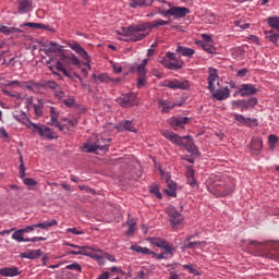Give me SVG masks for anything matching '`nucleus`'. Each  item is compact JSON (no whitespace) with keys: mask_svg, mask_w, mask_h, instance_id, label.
Wrapping results in <instances>:
<instances>
[{"mask_svg":"<svg viewBox=\"0 0 279 279\" xmlns=\"http://www.w3.org/2000/svg\"><path fill=\"white\" fill-rule=\"evenodd\" d=\"M207 189L215 197H227L234 192V185L220 177H210L207 181Z\"/></svg>","mask_w":279,"mask_h":279,"instance_id":"f257e3e1","label":"nucleus"},{"mask_svg":"<svg viewBox=\"0 0 279 279\" xmlns=\"http://www.w3.org/2000/svg\"><path fill=\"white\" fill-rule=\"evenodd\" d=\"M162 136L170 141V143H173V145H178V147H184V149H186V151L190 154L195 155L198 151L197 146H195L193 143V137L189 135L182 137L174 132L163 131Z\"/></svg>","mask_w":279,"mask_h":279,"instance_id":"f03ea898","label":"nucleus"},{"mask_svg":"<svg viewBox=\"0 0 279 279\" xmlns=\"http://www.w3.org/2000/svg\"><path fill=\"white\" fill-rule=\"evenodd\" d=\"M71 64L74 66H80V59L73 53L71 56H66L64 52H61L60 60L57 61L54 68L57 71H59V73H63L65 77L71 80V77H73L71 75V71H69V69H71Z\"/></svg>","mask_w":279,"mask_h":279,"instance_id":"7ed1b4c3","label":"nucleus"},{"mask_svg":"<svg viewBox=\"0 0 279 279\" xmlns=\"http://www.w3.org/2000/svg\"><path fill=\"white\" fill-rule=\"evenodd\" d=\"M147 27L145 25H131L123 28L124 36L132 40L133 43H138V40H143V38L147 37V33H145Z\"/></svg>","mask_w":279,"mask_h":279,"instance_id":"20e7f679","label":"nucleus"},{"mask_svg":"<svg viewBox=\"0 0 279 279\" xmlns=\"http://www.w3.org/2000/svg\"><path fill=\"white\" fill-rule=\"evenodd\" d=\"M270 31L265 32V37L267 40L272 43L274 45H278L279 38V17H268L267 20Z\"/></svg>","mask_w":279,"mask_h":279,"instance_id":"39448f33","label":"nucleus"},{"mask_svg":"<svg viewBox=\"0 0 279 279\" xmlns=\"http://www.w3.org/2000/svg\"><path fill=\"white\" fill-rule=\"evenodd\" d=\"M29 125H32L33 134H39L41 138H47V141H53V138H58L56 132H52L49 126L45 124H36L32 121H28Z\"/></svg>","mask_w":279,"mask_h":279,"instance_id":"423d86ee","label":"nucleus"},{"mask_svg":"<svg viewBox=\"0 0 279 279\" xmlns=\"http://www.w3.org/2000/svg\"><path fill=\"white\" fill-rule=\"evenodd\" d=\"M166 214L169 217L170 226L173 230L184 223V216L173 206L166 207Z\"/></svg>","mask_w":279,"mask_h":279,"instance_id":"0eeeda50","label":"nucleus"},{"mask_svg":"<svg viewBox=\"0 0 279 279\" xmlns=\"http://www.w3.org/2000/svg\"><path fill=\"white\" fill-rule=\"evenodd\" d=\"M161 16H173V19H184L186 14H191V9L185 7H172L168 10L159 11Z\"/></svg>","mask_w":279,"mask_h":279,"instance_id":"6e6552de","label":"nucleus"},{"mask_svg":"<svg viewBox=\"0 0 279 279\" xmlns=\"http://www.w3.org/2000/svg\"><path fill=\"white\" fill-rule=\"evenodd\" d=\"M117 104L122 108H132L138 104V99L136 98V94H125L117 99Z\"/></svg>","mask_w":279,"mask_h":279,"instance_id":"1a4fd4ad","label":"nucleus"},{"mask_svg":"<svg viewBox=\"0 0 279 279\" xmlns=\"http://www.w3.org/2000/svg\"><path fill=\"white\" fill-rule=\"evenodd\" d=\"M163 86H166V88H171L172 90H187L191 85L189 84V81L174 78L165 81Z\"/></svg>","mask_w":279,"mask_h":279,"instance_id":"9d476101","label":"nucleus"},{"mask_svg":"<svg viewBox=\"0 0 279 279\" xmlns=\"http://www.w3.org/2000/svg\"><path fill=\"white\" fill-rule=\"evenodd\" d=\"M83 149L87 154H97V150L108 151V144L99 145V142L92 143L90 140H87L86 143L83 144Z\"/></svg>","mask_w":279,"mask_h":279,"instance_id":"9b49d317","label":"nucleus"},{"mask_svg":"<svg viewBox=\"0 0 279 279\" xmlns=\"http://www.w3.org/2000/svg\"><path fill=\"white\" fill-rule=\"evenodd\" d=\"M65 245L68 247H76L77 251H70V254H72V256H89L90 253H88V250H92L93 252H101V250L97 248H93L90 246H80L77 244H71V243H65Z\"/></svg>","mask_w":279,"mask_h":279,"instance_id":"f8f14e48","label":"nucleus"},{"mask_svg":"<svg viewBox=\"0 0 279 279\" xmlns=\"http://www.w3.org/2000/svg\"><path fill=\"white\" fill-rule=\"evenodd\" d=\"M16 5L20 14H27L34 10V0H17Z\"/></svg>","mask_w":279,"mask_h":279,"instance_id":"ddd939ff","label":"nucleus"},{"mask_svg":"<svg viewBox=\"0 0 279 279\" xmlns=\"http://www.w3.org/2000/svg\"><path fill=\"white\" fill-rule=\"evenodd\" d=\"M68 46L70 47V49L75 51V53L81 56L83 60H86V62H90V57L88 56V52L81 45H78L77 41H69Z\"/></svg>","mask_w":279,"mask_h":279,"instance_id":"4468645a","label":"nucleus"},{"mask_svg":"<svg viewBox=\"0 0 279 279\" xmlns=\"http://www.w3.org/2000/svg\"><path fill=\"white\" fill-rule=\"evenodd\" d=\"M238 93H240L241 97H252V95L258 93V88L254 84H242Z\"/></svg>","mask_w":279,"mask_h":279,"instance_id":"2eb2a0df","label":"nucleus"},{"mask_svg":"<svg viewBox=\"0 0 279 279\" xmlns=\"http://www.w3.org/2000/svg\"><path fill=\"white\" fill-rule=\"evenodd\" d=\"M189 121H191V118L187 117H172L170 119V125L173 130H178V128L187 125Z\"/></svg>","mask_w":279,"mask_h":279,"instance_id":"dca6fc26","label":"nucleus"},{"mask_svg":"<svg viewBox=\"0 0 279 279\" xmlns=\"http://www.w3.org/2000/svg\"><path fill=\"white\" fill-rule=\"evenodd\" d=\"M214 99L223 101L230 97V89L228 87L210 90Z\"/></svg>","mask_w":279,"mask_h":279,"instance_id":"f3484780","label":"nucleus"},{"mask_svg":"<svg viewBox=\"0 0 279 279\" xmlns=\"http://www.w3.org/2000/svg\"><path fill=\"white\" fill-rule=\"evenodd\" d=\"M219 80V74L217 73V69L209 68L208 69V90H215V82Z\"/></svg>","mask_w":279,"mask_h":279,"instance_id":"a211bd4d","label":"nucleus"},{"mask_svg":"<svg viewBox=\"0 0 279 279\" xmlns=\"http://www.w3.org/2000/svg\"><path fill=\"white\" fill-rule=\"evenodd\" d=\"M162 66L165 69H169L170 71H178L179 69H182L184 62L182 60H177V61H170L167 59H163L161 61Z\"/></svg>","mask_w":279,"mask_h":279,"instance_id":"6ab92c4d","label":"nucleus"},{"mask_svg":"<svg viewBox=\"0 0 279 279\" xmlns=\"http://www.w3.org/2000/svg\"><path fill=\"white\" fill-rule=\"evenodd\" d=\"M260 149H263V138L254 137L251 141V153L254 156H258V154H260Z\"/></svg>","mask_w":279,"mask_h":279,"instance_id":"aec40b11","label":"nucleus"},{"mask_svg":"<svg viewBox=\"0 0 279 279\" xmlns=\"http://www.w3.org/2000/svg\"><path fill=\"white\" fill-rule=\"evenodd\" d=\"M175 51L179 56H183L184 58H193V56H195V49L185 46L178 45Z\"/></svg>","mask_w":279,"mask_h":279,"instance_id":"412c9836","label":"nucleus"},{"mask_svg":"<svg viewBox=\"0 0 279 279\" xmlns=\"http://www.w3.org/2000/svg\"><path fill=\"white\" fill-rule=\"evenodd\" d=\"M0 276H4L5 278H14V276H21V271L16 267H4L0 269Z\"/></svg>","mask_w":279,"mask_h":279,"instance_id":"4be33fe9","label":"nucleus"},{"mask_svg":"<svg viewBox=\"0 0 279 279\" xmlns=\"http://www.w3.org/2000/svg\"><path fill=\"white\" fill-rule=\"evenodd\" d=\"M21 258H28L31 260H34L40 256H43V251L40 250H31L28 252L21 253Z\"/></svg>","mask_w":279,"mask_h":279,"instance_id":"5701e85b","label":"nucleus"},{"mask_svg":"<svg viewBox=\"0 0 279 279\" xmlns=\"http://www.w3.org/2000/svg\"><path fill=\"white\" fill-rule=\"evenodd\" d=\"M0 33L4 34V36H10L12 34H24L25 31L17 28V27L1 26Z\"/></svg>","mask_w":279,"mask_h":279,"instance_id":"b1692460","label":"nucleus"},{"mask_svg":"<svg viewBox=\"0 0 279 279\" xmlns=\"http://www.w3.org/2000/svg\"><path fill=\"white\" fill-rule=\"evenodd\" d=\"M154 3V0H130V8L136 9V8H145V5H151Z\"/></svg>","mask_w":279,"mask_h":279,"instance_id":"393cba45","label":"nucleus"},{"mask_svg":"<svg viewBox=\"0 0 279 279\" xmlns=\"http://www.w3.org/2000/svg\"><path fill=\"white\" fill-rule=\"evenodd\" d=\"M13 117L15 121L23 123L24 125H26V128H28V130H32V124H29V121L32 120L27 119V116L25 114V112L15 113Z\"/></svg>","mask_w":279,"mask_h":279,"instance_id":"a878e982","label":"nucleus"},{"mask_svg":"<svg viewBox=\"0 0 279 279\" xmlns=\"http://www.w3.org/2000/svg\"><path fill=\"white\" fill-rule=\"evenodd\" d=\"M13 241H16L17 243H29V238H25V233H23V230L20 229L15 231L12 234Z\"/></svg>","mask_w":279,"mask_h":279,"instance_id":"bb28decb","label":"nucleus"},{"mask_svg":"<svg viewBox=\"0 0 279 279\" xmlns=\"http://www.w3.org/2000/svg\"><path fill=\"white\" fill-rule=\"evenodd\" d=\"M53 226H58V220L52 219V220L35 223V229L40 228L41 230H49V228H53Z\"/></svg>","mask_w":279,"mask_h":279,"instance_id":"cd10ccee","label":"nucleus"},{"mask_svg":"<svg viewBox=\"0 0 279 279\" xmlns=\"http://www.w3.org/2000/svg\"><path fill=\"white\" fill-rule=\"evenodd\" d=\"M49 48L46 49V53L49 56V53H60L62 52V49H64L63 46L58 45L56 41L49 43Z\"/></svg>","mask_w":279,"mask_h":279,"instance_id":"c85d7f7f","label":"nucleus"},{"mask_svg":"<svg viewBox=\"0 0 279 279\" xmlns=\"http://www.w3.org/2000/svg\"><path fill=\"white\" fill-rule=\"evenodd\" d=\"M131 250L137 254H144L145 256H151V254H154V251L141 245H132Z\"/></svg>","mask_w":279,"mask_h":279,"instance_id":"c756f323","label":"nucleus"},{"mask_svg":"<svg viewBox=\"0 0 279 279\" xmlns=\"http://www.w3.org/2000/svg\"><path fill=\"white\" fill-rule=\"evenodd\" d=\"M120 128H123V130H128V132H134L135 134L136 132H138V130L136 129L132 120H126L124 122H121Z\"/></svg>","mask_w":279,"mask_h":279,"instance_id":"7c9ffc66","label":"nucleus"},{"mask_svg":"<svg viewBox=\"0 0 279 279\" xmlns=\"http://www.w3.org/2000/svg\"><path fill=\"white\" fill-rule=\"evenodd\" d=\"M159 106L162 108L161 112H168L169 110H172V108H175V102L159 100Z\"/></svg>","mask_w":279,"mask_h":279,"instance_id":"2f4dec72","label":"nucleus"},{"mask_svg":"<svg viewBox=\"0 0 279 279\" xmlns=\"http://www.w3.org/2000/svg\"><path fill=\"white\" fill-rule=\"evenodd\" d=\"M49 113H50L51 125L56 128L60 123L58 122V118L60 117V113H58V111H56V108L53 107L50 108Z\"/></svg>","mask_w":279,"mask_h":279,"instance_id":"473e14b6","label":"nucleus"},{"mask_svg":"<svg viewBox=\"0 0 279 279\" xmlns=\"http://www.w3.org/2000/svg\"><path fill=\"white\" fill-rule=\"evenodd\" d=\"M234 120L241 125H250L252 123V118H245L243 114L234 113Z\"/></svg>","mask_w":279,"mask_h":279,"instance_id":"72a5a7b5","label":"nucleus"},{"mask_svg":"<svg viewBox=\"0 0 279 279\" xmlns=\"http://www.w3.org/2000/svg\"><path fill=\"white\" fill-rule=\"evenodd\" d=\"M20 27H33L34 29H47L45 24L34 23V22H26L21 24Z\"/></svg>","mask_w":279,"mask_h":279,"instance_id":"f704fd0d","label":"nucleus"},{"mask_svg":"<svg viewBox=\"0 0 279 279\" xmlns=\"http://www.w3.org/2000/svg\"><path fill=\"white\" fill-rule=\"evenodd\" d=\"M258 104V99L256 97H251L250 99H244V110H250V108H254Z\"/></svg>","mask_w":279,"mask_h":279,"instance_id":"c9c22d12","label":"nucleus"},{"mask_svg":"<svg viewBox=\"0 0 279 279\" xmlns=\"http://www.w3.org/2000/svg\"><path fill=\"white\" fill-rule=\"evenodd\" d=\"M162 25H169V22L165 21V20H155L153 22H150L148 24V26L150 27V29H154L156 27H160Z\"/></svg>","mask_w":279,"mask_h":279,"instance_id":"e433bc0d","label":"nucleus"},{"mask_svg":"<svg viewBox=\"0 0 279 279\" xmlns=\"http://www.w3.org/2000/svg\"><path fill=\"white\" fill-rule=\"evenodd\" d=\"M38 104L34 105V110H35V114L36 117H43V99H37Z\"/></svg>","mask_w":279,"mask_h":279,"instance_id":"4c0bfd02","label":"nucleus"},{"mask_svg":"<svg viewBox=\"0 0 279 279\" xmlns=\"http://www.w3.org/2000/svg\"><path fill=\"white\" fill-rule=\"evenodd\" d=\"M150 243L153 245H155L156 247H160L161 248L167 243V241L165 239H162V238H153L150 240Z\"/></svg>","mask_w":279,"mask_h":279,"instance_id":"58836bf2","label":"nucleus"},{"mask_svg":"<svg viewBox=\"0 0 279 279\" xmlns=\"http://www.w3.org/2000/svg\"><path fill=\"white\" fill-rule=\"evenodd\" d=\"M160 250H165V254H171L173 256V253L175 252V247H173L169 242L166 241V243L160 247Z\"/></svg>","mask_w":279,"mask_h":279,"instance_id":"ea45409f","label":"nucleus"},{"mask_svg":"<svg viewBox=\"0 0 279 279\" xmlns=\"http://www.w3.org/2000/svg\"><path fill=\"white\" fill-rule=\"evenodd\" d=\"M199 245H202V242H199V241L187 242V243L183 244L182 250H195L196 247H199Z\"/></svg>","mask_w":279,"mask_h":279,"instance_id":"a19ab883","label":"nucleus"},{"mask_svg":"<svg viewBox=\"0 0 279 279\" xmlns=\"http://www.w3.org/2000/svg\"><path fill=\"white\" fill-rule=\"evenodd\" d=\"M199 45L207 53H215V47H213L210 44L199 41Z\"/></svg>","mask_w":279,"mask_h":279,"instance_id":"79ce46f5","label":"nucleus"},{"mask_svg":"<svg viewBox=\"0 0 279 279\" xmlns=\"http://www.w3.org/2000/svg\"><path fill=\"white\" fill-rule=\"evenodd\" d=\"M145 66H147V59H144L140 65H137L138 75H146Z\"/></svg>","mask_w":279,"mask_h":279,"instance_id":"37998d69","label":"nucleus"},{"mask_svg":"<svg viewBox=\"0 0 279 279\" xmlns=\"http://www.w3.org/2000/svg\"><path fill=\"white\" fill-rule=\"evenodd\" d=\"M128 230L125 232L126 236H132L134 234V228H136V222H132V220H129L128 222Z\"/></svg>","mask_w":279,"mask_h":279,"instance_id":"c03bdc74","label":"nucleus"},{"mask_svg":"<svg viewBox=\"0 0 279 279\" xmlns=\"http://www.w3.org/2000/svg\"><path fill=\"white\" fill-rule=\"evenodd\" d=\"M65 269H69L71 271H78V272H82V266L77 263H74V264H70V265H66L65 266Z\"/></svg>","mask_w":279,"mask_h":279,"instance_id":"a18cd8bd","label":"nucleus"},{"mask_svg":"<svg viewBox=\"0 0 279 279\" xmlns=\"http://www.w3.org/2000/svg\"><path fill=\"white\" fill-rule=\"evenodd\" d=\"M45 87H46V88H50V90L56 92V90H58V88L60 87V85H58V83H56V82H53V81H47V82L45 83Z\"/></svg>","mask_w":279,"mask_h":279,"instance_id":"49530a36","label":"nucleus"},{"mask_svg":"<svg viewBox=\"0 0 279 279\" xmlns=\"http://www.w3.org/2000/svg\"><path fill=\"white\" fill-rule=\"evenodd\" d=\"M244 104H245V99H239V100H233L232 101V108L236 109V108H242V112L244 109Z\"/></svg>","mask_w":279,"mask_h":279,"instance_id":"de8ad7c7","label":"nucleus"},{"mask_svg":"<svg viewBox=\"0 0 279 279\" xmlns=\"http://www.w3.org/2000/svg\"><path fill=\"white\" fill-rule=\"evenodd\" d=\"M54 128H58V130L60 132H63V134H69V132H71V129H70L69 124H66V122L63 124H60V122H59V125H57Z\"/></svg>","mask_w":279,"mask_h":279,"instance_id":"09e8293b","label":"nucleus"},{"mask_svg":"<svg viewBox=\"0 0 279 279\" xmlns=\"http://www.w3.org/2000/svg\"><path fill=\"white\" fill-rule=\"evenodd\" d=\"M4 94L8 96V97H14V99H25V97L23 95H21V93L19 92H15V93H11L9 90H4Z\"/></svg>","mask_w":279,"mask_h":279,"instance_id":"8fccbe9b","label":"nucleus"},{"mask_svg":"<svg viewBox=\"0 0 279 279\" xmlns=\"http://www.w3.org/2000/svg\"><path fill=\"white\" fill-rule=\"evenodd\" d=\"M64 123L69 126V128H77V119H68V118H64L63 119Z\"/></svg>","mask_w":279,"mask_h":279,"instance_id":"3c124183","label":"nucleus"},{"mask_svg":"<svg viewBox=\"0 0 279 279\" xmlns=\"http://www.w3.org/2000/svg\"><path fill=\"white\" fill-rule=\"evenodd\" d=\"M93 80H95V82H108V74H93Z\"/></svg>","mask_w":279,"mask_h":279,"instance_id":"603ef678","label":"nucleus"},{"mask_svg":"<svg viewBox=\"0 0 279 279\" xmlns=\"http://www.w3.org/2000/svg\"><path fill=\"white\" fill-rule=\"evenodd\" d=\"M268 143L270 145V148L274 149L276 143H278V136H276L275 134H270L268 136Z\"/></svg>","mask_w":279,"mask_h":279,"instance_id":"864d4df0","label":"nucleus"},{"mask_svg":"<svg viewBox=\"0 0 279 279\" xmlns=\"http://www.w3.org/2000/svg\"><path fill=\"white\" fill-rule=\"evenodd\" d=\"M150 193H151L153 195H156V197H157L158 199H162V194L160 193V189H159L157 185L150 187Z\"/></svg>","mask_w":279,"mask_h":279,"instance_id":"5fc2aeb1","label":"nucleus"},{"mask_svg":"<svg viewBox=\"0 0 279 279\" xmlns=\"http://www.w3.org/2000/svg\"><path fill=\"white\" fill-rule=\"evenodd\" d=\"M185 177H186V179L195 178V170L193 169V166H187L186 167Z\"/></svg>","mask_w":279,"mask_h":279,"instance_id":"6e6d98bb","label":"nucleus"},{"mask_svg":"<svg viewBox=\"0 0 279 279\" xmlns=\"http://www.w3.org/2000/svg\"><path fill=\"white\" fill-rule=\"evenodd\" d=\"M20 178H25V163H23V156L20 157Z\"/></svg>","mask_w":279,"mask_h":279,"instance_id":"4d7b16f0","label":"nucleus"},{"mask_svg":"<svg viewBox=\"0 0 279 279\" xmlns=\"http://www.w3.org/2000/svg\"><path fill=\"white\" fill-rule=\"evenodd\" d=\"M24 184L26 186H36V180L32 179V178H26L23 180Z\"/></svg>","mask_w":279,"mask_h":279,"instance_id":"13d9d810","label":"nucleus"},{"mask_svg":"<svg viewBox=\"0 0 279 279\" xmlns=\"http://www.w3.org/2000/svg\"><path fill=\"white\" fill-rule=\"evenodd\" d=\"M54 97H57V99H62L64 97V92H62V87H58L54 90Z\"/></svg>","mask_w":279,"mask_h":279,"instance_id":"bf43d9fd","label":"nucleus"},{"mask_svg":"<svg viewBox=\"0 0 279 279\" xmlns=\"http://www.w3.org/2000/svg\"><path fill=\"white\" fill-rule=\"evenodd\" d=\"M62 102L64 104V106H68V108H71L72 106L75 105V99L66 98V99H63Z\"/></svg>","mask_w":279,"mask_h":279,"instance_id":"052dcab7","label":"nucleus"},{"mask_svg":"<svg viewBox=\"0 0 279 279\" xmlns=\"http://www.w3.org/2000/svg\"><path fill=\"white\" fill-rule=\"evenodd\" d=\"M24 234H27L29 232H34L36 230V225L27 226L24 229H21Z\"/></svg>","mask_w":279,"mask_h":279,"instance_id":"680f3d73","label":"nucleus"},{"mask_svg":"<svg viewBox=\"0 0 279 279\" xmlns=\"http://www.w3.org/2000/svg\"><path fill=\"white\" fill-rule=\"evenodd\" d=\"M66 232H70L71 234H84V231L83 230H77V228H68L66 229Z\"/></svg>","mask_w":279,"mask_h":279,"instance_id":"e2e57ef3","label":"nucleus"},{"mask_svg":"<svg viewBox=\"0 0 279 279\" xmlns=\"http://www.w3.org/2000/svg\"><path fill=\"white\" fill-rule=\"evenodd\" d=\"M145 82H147V80L145 78V75H140L137 80L138 88H142V86H145Z\"/></svg>","mask_w":279,"mask_h":279,"instance_id":"0e129e2a","label":"nucleus"},{"mask_svg":"<svg viewBox=\"0 0 279 279\" xmlns=\"http://www.w3.org/2000/svg\"><path fill=\"white\" fill-rule=\"evenodd\" d=\"M183 269H187L190 274H197V270L193 268V265L184 264Z\"/></svg>","mask_w":279,"mask_h":279,"instance_id":"69168bd1","label":"nucleus"},{"mask_svg":"<svg viewBox=\"0 0 279 279\" xmlns=\"http://www.w3.org/2000/svg\"><path fill=\"white\" fill-rule=\"evenodd\" d=\"M0 138H10V135L8 134V131H5L4 128H0Z\"/></svg>","mask_w":279,"mask_h":279,"instance_id":"338daca9","label":"nucleus"},{"mask_svg":"<svg viewBox=\"0 0 279 279\" xmlns=\"http://www.w3.org/2000/svg\"><path fill=\"white\" fill-rule=\"evenodd\" d=\"M165 193H166L169 197H177L175 190L166 189V190H165Z\"/></svg>","mask_w":279,"mask_h":279,"instance_id":"774afa93","label":"nucleus"}]
</instances>
